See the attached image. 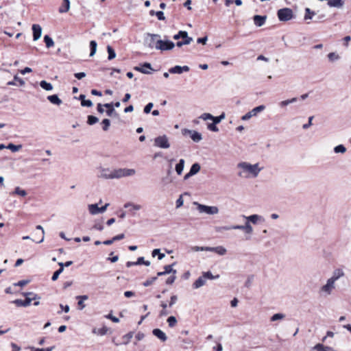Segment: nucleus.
I'll return each mask as SVG.
<instances>
[{
  "mask_svg": "<svg viewBox=\"0 0 351 351\" xmlns=\"http://www.w3.org/2000/svg\"><path fill=\"white\" fill-rule=\"evenodd\" d=\"M293 16V11L290 8H282L278 11V17L280 21H287Z\"/></svg>",
  "mask_w": 351,
  "mask_h": 351,
  "instance_id": "nucleus-5",
  "label": "nucleus"
},
{
  "mask_svg": "<svg viewBox=\"0 0 351 351\" xmlns=\"http://www.w3.org/2000/svg\"><path fill=\"white\" fill-rule=\"evenodd\" d=\"M201 167L199 163L195 162L191 167L189 172L193 175L197 174L200 171Z\"/></svg>",
  "mask_w": 351,
  "mask_h": 351,
  "instance_id": "nucleus-32",
  "label": "nucleus"
},
{
  "mask_svg": "<svg viewBox=\"0 0 351 351\" xmlns=\"http://www.w3.org/2000/svg\"><path fill=\"white\" fill-rule=\"evenodd\" d=\"M61 273H62V270H60V269L56 270V271L53 274V276H52V277H51V280H52L53 281H56V280L58 278V277H59V276H60V274Z\"/></svg>",
  "mask_w": 351,
  "mask_h": 351,
  "instance_id": "nucleus-64",
  "label": "nucleus"
},
{
  "mask_svg": "<svg viewBox=\"0 0 351 351\" xmlns=\"http://www.w3.org/2000/svg\"><path fill=\"white\" fill-rule=\"evenodd\" d=\"M180 36L183 40L176 43V46L178 47H181L184 45H189L193 41V38L189 37L188 33L185 31H180Z\"/></svg>",
  "mask_w": 351,
  "mask_h": 351,
  "instance_id": "nucleus-10",
  "label": "nucleus"
},
{
  "mask_svg": "<svg viewBox=\"0 0 351 351\" xmlns=\"http://www.w3.org/2000/svg\"><path fill=\"white\" fill-rule=\"evenodd\" d=\"M47 99H49V101L51 103H52L53 104L60 105L62 103V101L59 99V97L56 95L48 96Z\"/></svg>",
  "mask_w": 351,
  "mask_h": 351,
  "instance_id": "nucleus-34",
  "label": "nucleus"
},
{
  "mask_svg": "<svg viewBox=\"0 0 351 351\" xmlns=\"http://www.w3.org/2000/svg\"><path fill=\"white\" fill-rule=\"evenodd\" d=\"M334 288L335 282L330 279H328L326 284L321 288V291L326 293L328 295H330Z\"/></svg>",
  "mask_w": 351,
  "mask_h": 351,
  "instance_id": "nucleus-17",
  "label": "nucleus"
},
{
  "mask_svg": "<svg viewBox=\"0 0 351 351\" xmlns=\"http://www.w3.org/2000/svg\"><path fill=\"white\" fill-rule=\"evenodd\" d=\"M102 129L104 131H108L110 125V121L108 119H104L102 122Z\"/></svg>",
  "mask_w": 351,
  "mask_h": 351,
  "instance_id": "nucleus-50",
  "label": "nucleus"
},
{
  "mask_svg": "<svg viewBox=\"0 0 351 351\" xmlns=\"http://www.w3.org/2000/svg\"><path fill=\"white\" fill-rule=\"evenodd\" d=\"M98 177L104 179H114V170L111 171L109 168H101Z\"/></svg>",
  "mask_w": 351,
  "mask_h": 351,
  "instance_id": "nucleus-11",
  "label": "nucleus"
},
{
  "mask_svg": "<svg viewBox=\"0 0 351 351\" xmlns=\"http://www.w3.org/2000/svg\"><path fill=\"white\" fill-rule=\"evenodd\" d=\"M258 112L259 111H249L246 114H245L244 116H243L241 117V119L243 121L248 120L253 116H256L257 112Z\"/></svg>",
  "mask_w": 351,
  "mask_h": 351,
  "instance_id": "nucleus-47",
  "label": "nucleus"
},
{
  "mask_svg": "<svg viewBox=\"0 0 351 351\" xmlns=\"http://www.w3.org/2000/svg\"><path fill=\"white\" fill-rule=\"evenodd\" d=\"M182 134L183 136L189 135L195 143H199L202 140V134L195 130L184 128L182 130Z\"/></svg>",
  "mask_w": 351,
  "mask_h": 351,
  "instance_id": "nucleus-6",
  "label": "nucleus"
},
{
  "mask_svg": "<svg viewBox=\"0 0 351 351\" xmlns=\"http://www.w3.org/2000/svg\"><path fill=\"white\" fill-rule=\"evenodd\" d=\"M99 121L98 118L93 115H88L87 123L88 124L92 125L96 123Z\"/></svg>",
  "mask_w": 351,
  "mask_h": 351,
  "instance_id": "nucleus-52",
  "label": "nucleus"
},
{
  "mask_svg": "<svg viewBox=\"0 0 351 351\" xmlns=\"http://www.w3.org/2000/svg\"><path fill=\"white\" fill-rule=\"evenodd\" d=\"M183 204H184V200H183V198H182V195H180L179 197V198L176 202V208H178L182 206Z\"/></svg>",
  "mask_w": 351,
  "mask_h": 351,
  "instance_id": "nucleus-61",
  "label": "nucleus"
},
{
  "mask_svg": "<svg viewBox=\"0 0 351 351\" xmlns=\"http://www.w3.org/2000/svg\"><path fill=\"white\" fill-rule=\"evenodd\" d=\"M160 38L159 34L147 33L144 36V45L150 49H156L157 47L156 41Z\"/></svg>",
  "mask_w": 351,
  "mask_h": 351,
  "instance_id": "nucleus-2",
  "label": "nucleus"
},
{
  "mask_svg": "<svg viewBox=\"0 0 351 351\" xmlns=\"http://www.w3.org/2000/svg\"><path fill=\"white\" fill-rule=\"evenodd\" d=\"M152 334L162 342L166 341L167 339L166 334L159 328H154L152 330Z\"/></svg>",
  "mask_w": 351,
  "mask_h": 351,
  "instance_id": "nucleus-19",
  "label": "nucleus"
},
{
  "mask_svg": "<svg viewBox=\"0 0 351 351\" xmlns=\"http://www.w3.org/2000/svg\"><path fill=\"white\" fill-rule=\"evenodd\" d=\"M244 225H233L229 226H220L216 228V231L221 232L223 230H241L244 231Z\"/></svg>",
  "mask_w": 351,
  "mask_h": 351,
  "instance_id": "nucleus-14",
  "label": "nucleus"
},
{
  "mask_svg": "<svg viewBox=\"0 0 351 351\" xmlns=\"http://www.w3.org/2000/svg\"><path fill=\"white\" fill-rule=\"evenodd\" d=\"M14 304H15L17 306H28L31 304V299L29 298V297L25 298L24 300L21 299H16L12 302Z\"/></svg>",
  "mask_w": 351,
  "mask_h": 351,
  "instance_id": "nucleus-22",
  "label": "nucleus"
},
{
  "mask_svg": "<svg viewBox=\"0 0 351 351\" xmlns=\"http://www.w3.org/2000/svg\"><path fill=\"white\" fill-rule=\"evenodd\" d=\"M29 282V280H23L19 281L16 283H14V286L23 287V286L27 285Z\"/></svg>",
  "mask_w": 351,
  "mask_h": 351,
  "instance_id": "nucleus-63",
  "label": "nucleus"
},
{
  "mask_svg": "<svg viewBox=\"0 0 351 351\" xmlns=\"http://www.w3.org/2000/svg\"><path fill=\"white\" fill-rule=\"evenodd\" d=\"M134 70L144 74H149L151 72L149 70H152V68L150 63L145 62L141 66L134 67Z\"/></svg>",
  "mask_w": 351,
  "mask_h": 351,
  "instance_id": "nucleus-16",
  "label": "nucleus"
},
{
  "mask_svg": "<svg viewBox=\"0 0 351 351\" xmlns=\"http://www.w3.org/2000/svg\"><path fill=\"white\" fill-rule=\"evenodd\" d=\"M176 279V274H172L171 276H169L167 280H166V284L167 285H172L175 280Z\"/></svg>",
  "mask_w": 351,
  "mask_h": 351,
  "instance_id": "nucleus-60",
  "label": "nucleus"
},
{
  "mask_svg": "<svg viewBox=\"0 0 351 351\" xmlns=\"http://www.w3.org/2000/svg\"><path fill=\"white\" fill-rule=\"evenodd\" d=\"M237 166L239 168L242 169L244 171L250 173L254 178L257 177L261 171V168H259L258 163L251 165L246 162H242L239 163Z\"/></svg>",
  "mask_w": 351,
  "mask_h": 351,
  "instance_id": "nucleus-1",
  "label": "nucleus"
},
{
  "mask_svg": "<svg viewBox=\"0 0 351 351\" xmlns=\"http://www.w3.org/2000/svg\"><path fill=\"white\" fill-rule=\"evenodd\" d=\"M328 58L330 62H334L340 59V56L335 52H331L328 54Z\"/></svg>",
  "mask_w": 351,
  "mask_h": 351,
  "instance_id": "nucleus-33",
  "label": "nucleus"
},
{
  "mask_svg": "<svg viewBox=\"0 0 351 351\" xmlns=\"http://www.w3.org/2000/svg\"><path fill=\"white\" fill-rule=\"evenodd\" d=\"M200 118L203 119L204 120L211 119L213 120V122H216V124H217L220 123L223 119L225 118V114L223 112L219 116L214 117L211 114L204 113L200 117Z\"/></svg>",
  "mask_w": 351,
  "mask_h": 351,
  "instance_id": "nucleus-12",
  "label": "nucleus"
},
{
  "mask_svg": "<svg viewBox=\"0 0 351 351\" xmlns=\"http://www.w3.org/2000/svg\"><path fill=\"white\" fill-rule=\"evenodd\" d=\"M136 173L134 169L120 168L114 169V179H119L124 177L132 176Z\"/></svg>",
  "mask_w": 351,
  "mask_h": 351,
  "instance_id": "nucleus-3",
  "label": "nucleus"
},
{
  "mask_svg": "<svg viewBox=\"0 0 351 351\" xmlns=\"http://www.w3.org/2000/svg\"><path fill=\"white\" fill-rule=\"evenodd\" d=\"M40 86L42 88L46 90H51L53 89V86L51 83H49L45 80H43L40 83Z\"/></svg>",
  "mask_w": 351,
  "mask_h": 351,
  "instance_id": "nucleus-40",
  "label": "nucleus"
},
{
  "mask_svg": "<svg viewBox=\"0 0 351 351\" xmlns=\"http://www.w3.org/2000/svg\"><path fill=\"white\" fill-rule=\"evenodd\" d=\"M334 152L336 154H344L346 152V147L343 145H338L334 147Z\"/></svg>",
  "mask_w": 351,
  "mask_h": 351,
  "instance_id": "nucleus-42",
  "label": "nucleus"
},
{
  "mask_svg": "<svg viewBox=\"0 0 351 351\" xmlns=\"http://www.w3.org/2000/svg\"><path fill=\"white\" fill-rule=\"evenodd\" d=\"M216 125V122H213L211 123H208L207 128L209 130L212 132H218L219 129Z\"/></svg>",
  "mask_w": 351,
  "mask_h": 351,
  "instance_id": "nucleus-57",
  "label": "nucleus"
},
{
  "mask_svg": "<svg viewBox=\"0 0 351 351\" xmlns=\"http://www.w3.org/2000/svg\"><path fill=\"white\" fill-rule=\"evenodd\" d=\"M82 106L83 107H86V108H90L92 107L93 106V103L89 99H83V101H82Z\"/></svg>",
  "mask_w": 351,
  "mask_h": 351,
  "instance_id": "nucleus-58",
  "label": "nucleus"
},
{
  "mask_svg": "<svg viewBox=\"0 0 351 351\" xmlns=\"http://www.w3.org/2000/svg\"><path fill=\"white\" fill-rule=\"evenodd\" d=\"M184 163H185V160L182 158L179 160L178 163L176 164L175 169L178 175L182 174L184 167Z\"/></svg>",
  "mask_w": 351,
  "mask_h": 351,
  "instance_id": "nucleus-28",
  "label": "nucleus"
},
{
  "mask_svg": "<svg viewBox=\"0 0 351 351\" xmlns=\"http://www.w3.org/2000/svg\"><path fill=\"white\" fill-rule=\"evenodd\" d=\"M154 146L167 149L170 147L168 137L166 135L159 136L154 138Z\"/></svg>",
  "mask_w": 351,
  "mask_h": 351,
  "instance_id": "nucleus-7",
  "label": "nucleus"
},
{
  "mask_svg": "<svg viewBox=\"0 0 351 351\" xmlns=\"http://www.w3.org/2000/svg\"><path fill=\"white\" fill-rule=\"evenodd\" d=\"M205 250L208 252H215L219 255H224L227 252L226 249L223 246L206 247Z\"/></svg>",
  "mask_w": 351,
  "mask_h": 351,
  "instance_id": "nucleus-20",
  "label": "nucleus"
},
{
  "mask_svg": "<svg viewBox=\"0 0 351 351\" xmlns=\"http://www.w3.org/2000/svg\"><path fill=\"white\" fill-rule=\"evenodd\" d=\"M97 44L96 41L91 40L90 42V57L93 56L95 54V53L97 51Z\"/></svg>",
  "mask_w": 351,
  "mask_h": 351,
  "instance_id": "nucleus-38",
  "label": "nucleus"
},
{
  "mask_svg": "<svg viewBox=\"0 0 351 351\" xmlns=\"http://www.w3.org/2000/svg\"><path fill=\"white\" fill-rule=\"evenodd\" d=\"M22 148V145H14L13 143H9L6 146V149H10L12 152L19 151Z\"/></svg>",
  "mask_w": 351,
  "mask_h": 351,
  "instance_id": "nucleus-37",
  "label": "nucleus"
},
{
  "mask_svg": "<svg viewBox=\"0 0 351 351\" xmlns=\"http://www.w3.org/2000/svg\"><path fill=\"white\" fill-rule=\"evenodd\" d=\"M108 328L104 326L103 327H101V328H99L97 330L94 329L93 332L94 333L97 334L98 335L104 336L108 332Z\"/></svg>",
  "mask_w": 351,
  "mask_h": 351,
  "instance_id": "nucleus-36",
  "label": "nucleus"
},
{
  "mask_svg": "<svg viewBox=\"0 0 351 351\" xmlns=\"http://www.w3.org/2000/svg\"><path fill=\"white\" fill-rule=\"evenodd\" d=\"M267 19L266 16L255 15L253 18L254 23L257 27L263 26Z\"/></svg>",
  "mask_w": 351,
  "mask_h": 351,
  "instance_id": "nucleus-21",
  "label": "nucleus"
},
{
  "mask_svg": "<svg viewBox=\"0 0 351 351\" xmlns=\"http://www.w3.org/2000/svg\"><path fill=\"white\" fill-rule=\"evenodd\" d=\"M176 264V262L172 263L171 265H167L164 267V273L166 274H176L177 271L176 269H173V267Z\"/></svg>",
  "mask_w": 351,
  "mask_h": 351,
  "instance_id": "nucleus-29",
  "label": "nucleus"
},
{
  "mask_svg": "<svg viewBox=\"0 0 351 351\" xmlns=\"http://www.w3.org/2000/svg\"><path fill=\"white\" fill-rule=\"evenodd\" d=\"M189 69L188 66H175L169 69V72L173 74H181L183 72H188Z\"/></svg>",
  "mask_w": 351,
  "mask_h": 351,
  "instance_id": "nucleus-13",
  "label": "nucleus"
},
{
  "mask_svg": "<svg viewBox=\"0 0 351 351\" xmlns=\"http://www.w3.org/2000/svg\"><path fill=\"white\" fill-rule=\"evenodd\" d=\"M244 232L246 234H252L253 232V228L250 223L247 222L244 225Z\"/></svg>",
  "mask_w": 351,
  "mask_h": 351,
  "instance_id": "nucleus-55",
  "label": "nucleus"
},
{
  "mask_svg": "<svg viewBox=\"0 0 351 351\" xmlns=\"http://www.w3.org/2000/svg\"><path fill=\"white\" fill-rule=\"evenodd\" d=\"M154 14H156V16H157L158 19L160 20V21H163V20L165 19V17L164 16V13L162 11H158L156 12H154L153 10H151L150 11V14L151 15H154Z\"/></svg>",
  "mask_w": 351,
  "mask_h": 351,
  "instance_id": "nucleus-49",
  "label": "nucleus"
},
{
  "mask_svg": "<svg viewBox=\"0 0 351 351\" xmlns=\"http://www.w3.org/2000/svg\"><path fill=\"white\" fill-rule=\"evenodd\" d=\"M36 229L40 231V239L38 241H36L35 239H32V241H36L38 243H42L44 241L45 231H44V229H43V226H40V225L36 226Z\"/></svg>",
  "mask_w": 351,
  "mask_h": 351,
  "instance_id": "nucleus-31",
  "label": "nucleus"
},
{
  "mask_svg": "<svg viewBox=\"0 0 351 351\" xmlns=\"http://www.w3.org/2000/svg\"><path fill=\"white\" fill-rule=\"evenodd\" d=\"M206 284L205 278L203 276H199L193 284V289H199Z\"/></svg>",
  "mask_w": 351,
  "mask_h": 351,
  "instance_id": "nucleus-25",
  "label": "nucleus"
},
{
  "mask_svg": "<svg viewBox=\"0 0 351 351\" xmlns=\"http://www.w3.org/2000/svg\"><path fill=\"white\" fill-rule=\"evenodd\" d=\"M70 1L69 0H63L61 6L59 8V12L65 13L69 10Z\"/></svg>",
  "mask_w": 351,
  "mask_h": 351,
  "instance_id": "nucleus-27",
  "label": "nucleus"
},
{
  "mask_svg": "<svg viewBox=\"0 0 351 351\" xmlns=\"http://www.w3.org/2000/svg\"><path fill=\"white\" fill-rule=\"evenodd\" d=\"M92 229L97 230L99 231H102L104 230V226L101 222H96L94 226L92 227Z\"/></svg>",
  "mask_w": 351,
  "mask_h": 351,
  "instance_id": "nucleus-59",
  "label": "nucleus"
},
{
  "mask_svg": "<svg viewBox=\"0 0 351 351\" xmlns=\"http://www.w3.org/2000/svg\"><path fill=\"white\" fill-rule=\"evenodd\" d=\"M197 205V208L200 213H206L208 215H215L219 213V208L215 206H206L199 204L197 202L194 203Z\"/></svg>",
  "mask_w": 351,
  "mask_h": 351,
  "instance_id": "nucleus-4",
  "label": "nucleus"
},
{
  "mask_svg": "<svg viewBox=\"0 0 351 351\" xmlns=\"http://www.w3.org/2000/svg\"><path fill=\"white\" fill-rule=\"evenodd\" d=\"M103 107L108 108V110H114V103H108L104 105L98 104L97 110H103Z\"/></svg>",
  "mask_w": 351,
  "mask_h": 351,
  "instance_id": "nucleus-44",
  "label": "nucleus"
},
{
  "mask_svg": "<svg viewBox=\"0 0 351 351\" xmlns=\"http://www.w3.org/2000/svg\"><path fill=\"white\" fill-rule=\"evenodd\" d=\"M12 195H20L21 197H25V195H27V192H26L25 190L22 189L19 186H16L14 189V191L12 192Z\"/></svg>",
  "mask_w": 351,
  "mask_h": 351,
  "instance_id": "nucleus-35",
  "label": "nucleus"
},
{
  "mask_svg": "<svg viewBox=\"0 0 351 351\" xmlns=\"http://www.w3.org/2000/svg\"><path fill=\"white\" fill-rule=\"evenodd\" d=\"M157 280V276L152 277L147 280H146L143 283L144 287H149L152 284H153Z\"/></svg>",
  "mask_w": 351,
  "mask_h": 351,
  "instance_id": "nucleus-54",
  "label": "nucleus"
},
{
  "mask_svg": "<svg viewBox=\"0 0 351 351\" xmlns=\"http://www.w3.org/2000/svg\"><path fill=\"white\" fill-rule=\"evenodd\" d=\"M178 301V296L176 295H173L171 296L170 302L169 304V307H171L174 305Z\"/></svg>",
  "mask_w": 351,
  "mask_h": 351,
  "instance_id": "nucleus-62",
  "label": "nucleus"
},
{
  "mask_svg": "<svg viewBox=\"0 0 351 351\" xmlns=\"http://www.w3.org/2000/svg\"><path fill=\"white\" fill-rule=\"evenodd\" d=\"M167 322L170 328H173L177 324V319L174 316H170L167 318Z\"/></svg>",
  "mask_w": 351,
  "mask_h": 351,
  "instance_id": "nucleus-46",
  "label": "nucleus"
},
{
  "mask_svg": "<svg viewBox=\"0 0 351 351\" xmlns=\"http://www.w3.org/2000/svg\"><path fill=\"white\" fill-rule=\"evenodd\" d=\"M44 41L45 43L46 47L47 48H50L53 46L54 42L53 39L48 35H45L44 36Z\"/></svg>",
  "mask_w": 351,
  "mask_h": 351,
  "instance_id": "nucleus-39",
  "label": "nucleus"
},
{
  "mask_svg": "<svg viewBox=\"0 0 351 351\" xmlns=\"http://www.w3.org/2000/svg\"><path fill=\"white\" fill-rule=\"evenodd\" d=\"M298 102V99L297 98H291L288 99L284 101H280L278 104V108H287L288 107H290L291 104H295Z\"/></svg>",
  "mask_w": 351,
  "mask_h": 351,
  "instance_id": "nucleus-18",
  "label": "nucleus"
},
{
  "mask_svg": "<svg viewBox=\"0 0 351 351\" xmlns=\"http://www.w3.org/2000/svg\"><path fill=\"white\" fill-rule=\"evenodd\" d=\"M32 31H33V38L34 40H38L42 35V27L40 25L34 24L32 25Z\"/></svg>",
  "mask_w": 351,
  "mask_h": 351,
  "instance_id": "nucleus-15",
  "label": "nucleus"
},
{
  "mask_svg": "<svg viewBox=\"0 0 351 351\" xmlns=\"http://www.w3.org/2000/svg\"><path fill=\"white\" fill-rule=\"evenodd\" d=\"M124 208H130V211L139 210L141 208V206L139 204H134L132 202H128L124 204Z\"/></svg>",
  "mask_w": 351,
  "mask_h": 351,
  "instance_id": "nucleus-30",
  "label": "nucleus"
},
{
  "mask_svg": "<svg viewBox=\"0 0 351 351\" xmlns=\"http://www.w3.org/2000/svg\"><path fill=\"white\" fill-rule=\"evenodd\" d=\"M243 217H245L247 219V222H248V223L252 222L254 224L257 223V222L259 220H261V219L263 220V217L261 215H256V214L250 215L248 217L243 216Z\"/></svg>",
  "mask_w": 351,
  "mask_h": 351,
  "instance_id": "nucleus-24",
  "label": "nucleus"
},
{
  "mask_svg": "<svg viewBox=\"0 0 351 351\" xmlns=\"http://www.w3.org/2000/svg\"><path fill=\"white\" fill-rule=\"evenodd\" d=\"M107 51L108 53V60H112L116 57L114 50L110 45L107 46Z\"/></svg>",
  "mask_w": 351,
  "mask_h": 351,
  "instance_id": "nucleus-48",
  "label": "nucleus"
},
{
  "mask_svg": "<svg viewBox=\"0 0 351 351\" xmlns=\"http://www.w3.org/2000/svg\"><path fill=\"white\" fill-rule=\"evenodd\" d=\"M202 276L205 278V280H206V279L214 280V279H217L219 278V275L213 276V274L210 271L203 272Z\"/></svg>",
  "mask_w": 351,
  "mask_h": 351,
  "instance_id": "nucleus-41",
  "label": "nucleus"
},
{
  "mask_svg": "<svg viewBox=\"0 0 351 351\" xmlns=\"http://www.w3.org/2000/svg\"><path fill=\"white\" fill-rule=\"evenodd\" d=\"M108 206V203H106L104 206L101 207H99L97 204H89L88 210L90 213L93 215L99 213H103L106 210Z\"/></svg>",
  "mask_w": 351,
  "mask_h": 351,
  "instance_id": "nucleus-9",
  "label": "nucleus"
},
{
  "mask_svg": "<svg viewBox=\"0 0 351 351\" xmlns=\"http://www.w3.org/2000/svg\"><path fill=\"white\" fill-rule=\"evenodd\" d=\"M55 348V346H51L47 348H37L35 347H29L31 351H52Z\"/></svg>",
  "mask_w": 351,
  "mask_h": 351,
  "instance_id": "nucleus-51",
  "label": "nucleus"
},
{
  "mask_svg": "<svg viewBox=\"0 0 351 351\" xmlns=\"http://www.w3.org/2000/svg\"><path fill=\"white\" fill-rule=\"evenodd\" d=\"M133 337V332H130L128 333H127L126 335H123V339L125 340V341H124V344H128L130 339L132 338Z\"/></svg>",
  "mask_w": 351,
  "mask_h": 351,
  "instance_id": "nucleus-56",
  "label": "nucleus"
},
{
  "mask_svg": "<svg viewBox=\"0 0 351 351\" xmlns=\"http://www.w3.org/2000/svg\"><path fill=\"white\" fill-rule=\"evenodd\" d=\"M315 14V12L311 11L310 8H306L305 9L304 20L311 19Z\"/></svg>",
  "mask_w": 351,
  "mask_h": 351,
  "instance_id": "nucleus-45",
  "label": "nucleus"
},
{
  "mask_svg": "<svg viewBox=\"0 0 351 351\" xmlns=\"http://www.w3.org/2000/svg\"><path fill=\"white\" fill-rule=\"evenodd\" d=\"M152 255L153 257L158 256V260H162L165 256V254L160 252V249H154L152 252Z\"/></svg>",
  "mask_w": 351,
  "mask_h": 351,
  "instance_id": "nucleus-43",
  "label": "nucleus"
},
{
  "mask_svg": "<svg viewBox=\"0 0 351 351\" xmlns=\"http://www.w3.org/2000/svg\"><path fill=\"white\" fill-rule=\"evenodd\" d=\"M285 317V314L282 313H276L273 315L270 319L271 322H275L278 319H282Z\"/></svg>",
  "mask_w": 351,
  "mask_h": 351,
  "instance_id": "nucleus-53",
  "label": "nucleus"
},
{
  "mask_svg": "<svg viewBox=\"0 0 351 351\" xmlns=\"http://www.w3.org/2000/svg\"><path fill=\"white\" fill-rule=\"evenodd\" d=\"M344 276V272L341 269H336L332 273V276L329 279L335 282L339 278Z\"/></svg>",
  "mask_w": 351,
  "mask_h": 351,
  "instance_id": "nucleus-23",
  "label": "nucleus"
},
{
  "mask_svg": "<svg viewBox=\"0 0 351 351\" xmlns=\"http://www.w3.org/2000/svg\"><path fill=\"white\" fill-rule=\"evenodd\" d=\"M156 49L160 51H167L173 49L175 44L170 40H162L160 38L156 41Z\"/></svg>",
  "mask_w": 351,
  "mask_h": 351,
  "instance_id": "nucleus-8",
  "label": "nucleus"
},
{
  "mask_svg": "<svg viewBox=\"0 0 351 351\" xmlns=\"http://www.w3.org/2000/svg\"><path fill=\"white\" fill-rule=\"evenodd\" d=\"M344 4L343 0H328V5L332 8H341Z\"/></svg>",
  "mask_w": 351,
  "mask_h": 351,
  "instance_id": "nucleus-26",
  "label": "nucleus"
}]
</instances>
